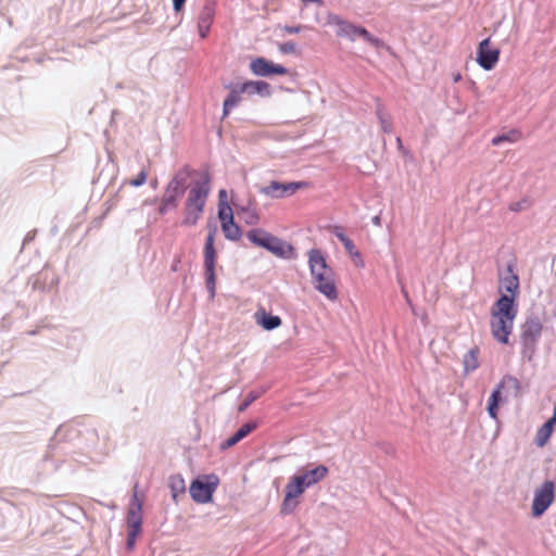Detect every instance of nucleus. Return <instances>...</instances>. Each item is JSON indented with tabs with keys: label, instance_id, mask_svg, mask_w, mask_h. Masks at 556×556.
<instances>
[{
	"label": "nucleus",
	"instance_id": "aec40b11",
	"mask_svg": "<svg viewBox=\"0 0 556 556\" xmlns=\"http://www.w3.org/2000/svg\"><path fill=\"white\" fill-rule=\"evenodd\" d=\"M556 426V405L554 406L553 416L538 429L535 434V444L543 447L548 442L554 427Z\"/></svg>",
	"mask_w": 556,
	"mask_h": 556
},
{
	"label": "nucleus",
	"instance_id": "9b49d317",
	"mask_svg": "<svg viewBox=\"0 0 556 556\" xmlns=\"http://www.w3.org/2000/svg\"><path fill=\"white\" fill-rule=\"evenodd\" d=\"M555 500V484L547 480L534 491L532 502V515L534 517L542 516Z\"/></svg>",
	"mask_w": 556,
	"mask_h": 556
},
{
	"label": "nucleus",
	"instance_id": "5701e85b",
	"mask_svg": "<svg viewBox=\"0 0 556 556\" xmlns=\"http://www.w3.org/2000/svg\"><path fill=\"white\" fill-rule=\"evenodd\" d=\"M241 91H244V93L248 94H262V96H269L270 94V86L268 83L258 80V81H245L241 85Z\"/></svg>",
	"mask_w": 556,
	"mask_h": 556
},
{
	"label": "nucleus",
	"instance_id": "37998d69",
	"mask_svg": "<svg viewBox=\"0 0 556 556\" xmlns=\"http://www.w3.org/2000/svg\"><path fill=\"white\" fill-rule=\"evenodd\" d=\"M225 194H226V191L225 190H220L219 195L220 197H225Z\"/></svg>",
	"mask_w": 556,
	"mask_h": 556
},
{
	"label": "nucleus",
	"instance_id": "7c9ffc66",
	"mask_svg": "<svg viewBox=\"0 0 556 556\" xmlns=\"http://www.w3.org/2000/svg\"><path fill=\"white\" fill-rule=\"evenodd\" d=\"M148 174H149V173H148L147 167H146V166H143V167L141 168L140 173L137 175V177H136V178H134V179H130V180L128 181V184H129L130 186H132V187H140V186H142V185H144V184H146L147 178H148Z\"/></svg>",
	"mask_w": 556,
	"mask_h": 556
},
{
	"label": "nucleus",
	"instance_id": "c85d7f7f",
	"mask_svg": "<svg viewBox=\"0 0 556 556\" xmlns=\"http://www.w3.org/2000/svg\"><path fill=\"white\" fill-rule=\"evenodd\" d=\"M222 230L228 240L237 241L241 237V229L233 220L230 224L223 223Z\"/></svg>",
	"mask_w": 556,
	"mask_h": 556
},
{
	"label": "nucleus",
	"instance_id": "393cba45",
	"mask_svg": "<svg viewBox=\"0 0 556 556\" xmlns=\"http://www.w3.org/2000/svg\"><path fill=\"white\" fill-rule=\"evenodd\" d=\"M479 353V349L475 346L464 355L463 365L465 374H469L478 369V367L480 366Z\"/></svg>",
	"mask_w": 556,
	"mask_h": 556
},
{
	"label": "nucleus",
	"instance_id": "6e6552de",
	"mask_svg": "<svg viewBox=\"0 0 556 556\" xmlns=\"http://www.w3.org/2000/svg\"><path fill=\"white\" fill-rule=\"evenodd\" d=\"M218 484V478L215 475L204 476L190 484L189 492L197 503H208Z\"/></svg>",
	"mask_w": 556,
	"mask_h": 556
},
{
	"label": "nucleus",
	"instance_id": "9d476101",
	"mask_svg": "<svg viewBox=\"0 0 556 556\" xmlns=\"http://www.w3.org/2000/svg\"><path fill=\"white\" fill-rule=\"evenodd\" d=\"M216 227H212L208 230L205 245H204V267L206 276V285L212 294L215 292V258L216 251L214 248Z\"/></svg>",
	"mask_w": 556,
	"mask_h": 556
},
{
	"label": "nucleus",
	"instance_id": "423d86ee",
	"mask_svg": "<svg viewBox=\"0 0 556 556\" xmlns=\"http://www.w3.org/2000/svg\"><path fill=\"white\" fill-rule=\"evenodd\" d=\"M543 325L538 316H529L522 325L521 343L522 354L530 361L533 356L535 344L541 337Z\"/></svg>",
	"mask_w": 556,
	"mask_h": 556
},
{
	"label": "nucleus",
	"instance_id": "4468645a",
	"mask_svg": "<svg viewBox=\"0 0 556 556\" xmlns=\"http://www.w3.org/2000/svg\"><path fill=\"white\" fill-rule=\"evenodd\" d=\"M142 503L138 497V485L134 488V494L127 513V528L134 532H141Z\"/></svg>",
	"mask_w": 556,
	"mask_h": 556
},
{
	"label": "nucleus",
	"instance_id": "2f4dec72",
	"mask_svg": "<svg viewBox=\"0 0 556 556\" xmlns=\"http://www.w3.org/2000/svg\"><path fill=\"white\" fill-rule=\"evenodd\" d=\"M218 217L220 219V223H228L230 224L231 220H233V214L230 206H220L218 210Z\"/></svg>",
	"mask_w": 556,
	"mask_h": 556
},
{
	"label": "nucleus",
	"instance_id": "473e14b6",
	"mask_svg": "<svg viewBox=\"0 0 556 556\" xmlns=\"http://www.w3.org/2000/svg\"><path fill=\"white\" fill-rule=\"evenodd\" d=\"M261 393L258 392H255V391H252L250 392L247 397L244 399V401L241 403V405L239 406V412H243L255 400H257L260 397Z\"/></svg>",
	"mask_w": 556,
	"mask_h": 556
},
{
	"label": "nucleus",
	"instance_id": "bb28decb",
	"mask_svg": "<svg viewBox=\"0 0 556 556\" xmlns=\"http://www.w3.org/2000/svg\"><path fill=\"white\" fill-rule=\"evenodd\" d=\"M270 236L269 232H267L264 229L255 228L250 231H248L247 237L248 239L256 247L264 248L265 242L267 241L268 237Z\"/></svg>",
	"mask_w": 556,
	"mask_h": 556
},
{
	"label": "nucleus",
	"instance_id": "a211bd4d",
	"mask_svg": "<svg viewBox=\"0 0 556 556\" xmlns=\"http://www.w3.org/2000/svg\"><path fill=\"white\" fill-rule=\"evenodd\" d=\"M215 10L213 4H205L199 15L198 30L201 38H206L214 21Z\"/></svg>",
	"mask_w": 556,
	"mask_h": 556
},
{
	"label": "nucleus",
	"instance_id": "7ed1b4c3",
	"mask_svg": "<svg viewBox=\"0 0 556 556\" xmlns=\"http://www.w3.org/2000/svg\"><path fill=\"white\" fill-rule=\"evenodd\" d=\"M518 314V304L511 299L500 296L492 305L490 312V329L493 338L502 343L508 344L509 337L514 330L515 319Z\"/></svg>",
	"mask_w": 556,
	"mask_h": 556
},
{
	"label": "nucleus",
	"instance_id": "c03bdc74",
	"mask_svg": "<svg viewBox=\"0 0 556 556\" xmlns=\"http://www.w3.org/2000/svg\"><path fill=\"white\" fill-rule=\"evenodd\" d=\"M460 78V76H455V81H457Z\"/></svg>",
	"mask_w": 556,
	"mask_h": 556
},
{
	"label": "nucleus",
	"instance_id": "58836bf2",
	"mask_svg": "<svg viewBox=\"0 0 556 556\" xmlns=\"http://www.w3.org/2000/svg\"><path fill=\"white\" fill-rule=\"evenodd\" d=\"M302 29V26L299 25V26H285L283 27V30L288 34H298L300 33Z\"/></svg>",
	"mask_w": 556,
	"mask_h": 556
},
{
	"label": "nucleus",
	"instance_id": "f257e3e1",
	"mask_svg": "<svg viewBox=\"0 0 556 556\" xmlns=\"http://www.w3.org/2000/svg\"><path fill=\"white\" fill-rule=\"evenodd\" d=\"M184 203L181 224L187 227L195 226L204 212L211 192V176L207 172L193 170Z\"/></svg>",
	"mask_w": 556,
	"mask_h": 556
},
{
	"label": "nucleus",
	"instance_id": "0eeeda50",
	"mask_svg": "<svg viewBox=\"0 0 556 556\" xmlns=\"http://www.w3.org/2000/svg\"><path fill=\"white\" fill-rule=\"evenodd\" d=\"M331 22L338 27L337 35L339 37H348L351 40H354L355 36H359L376 48L382 46V41L379 38L370 35V33L364 27L351 24L346 21L341 20L338 16L332 17Z\"/></svg>",
	"mask_w": 556,
	"mask_h": 556
},
{
	"label": "nucleus",
	"instance_id": "dca6fc26",
	"mask_svg": "<svg viewBox=\"0 0 556 556\" xmlns=\"http://www.w3.org/2000/svg\"><path fill=\"white\" fill-rule=\"evenodd\" d=\"M250 70L256 76H271V75H286L287 68L279 64H274L264 58H256L252 60Z\"/></svg>",
	"mask_w": 556,
	"mask_h": 556
},
{
	"label": "nucleus",
	"instance_id": "412c9836",
	"mask_svg": "<svg viewBox=\"0 0 556 556\" xmlns=\"http://www.w3.org/2000/svg\"><path fill=\"white\" fill-rule=\"evenodd\" d=\"M257 428L256 421H250L244 424L240 427V429L232 434L230 438H228L226 441H224L220 444L222 450H227L239 443L242 439H244L248 434H250L252 431H254Z\"/></svg>",
	"mask_w": 556,
	"mask_h": 556
},
{
	"label": "nucleus",
	"instance_id": "20e7f679",
	"mask_svg": "<svg viewBox=\"0 0 556 556\" xmlns=\"http://www.w3.org/2000/svg\"><path fill=\"white\" fill-rule=\"evenodd\" d=\"M193 170L186 167L178 170L165 187L161 198L159 213L165 215L168 211L175 210L187 190V182Z\"/></svg>",
	"mask_w": 556,
	"mask_h": 556
},
{
	"label": "nucleus",
	"instance_id": "72a5a7b5",
	"mask_svg": "<svg viewBox=\"0 0 556 556\" xmlns=\"http://www.w3.org/2000/svg\"><path fill=\"white\" fill-rule=\"evenodd\" d=\"M529 206H530V202L528 200L523 199L521 201L514 202V203L509 204V210L511 212H520V211L529 208Z\"/></svg>",
	"mask_w": 556,
	"mask_h": 556
},
{
	"label": "nucleus",
	"instance_id": "f704fd0d",
	"mask_svg": "<svg viewBox=\"0 0 556 556\" xmlns=\"http://www.w3.org/2000/svg\"><path fill=\"white\" fill-rule=\"evenodd\" d=\"M245 223L249 225H255L258 222V215L254 210H244Z\"/></svg>",
	"mask_w": 556,
	"mask_h": 556
},
{
	"label": "nucleus",
	"instance_id": "79ce46f5",
	"mask_svg": "<svg viewBox=\"0 0 556 556\" xmlns=\"http://www.w3.org/2000/svg\"><path fill=\"white\" fill-rule=\"evenodd\" d=\"M396 142H397L399 147H402V140L400 137H397Z\"/></svg>",
	"mask_w": 556,
	"mask_h": 556
},
{
	"label": "nucleus",
	"instance_id": "f3484780",
	"mask_svg": "<svg viewBox=\"0 0 556 556\" xmlns=\"http://www.w3.org/2000/svg\"><path fill=\"white\" fill-rule=\"evenodd\" d=\"M328 468L324 465H319L315 467L314 469L306 470L300 475H295L296 478L303 482V485L305 488H309L323 479H325L328 475Z\"/></svg>",
	"mask_w": 556,
	"mask_h": 556
},
{
	"label": "nucleus",
	"instance_id": "4c0bfd02",
	"mask_svg": "<svg viewBox=\"0 0 556 556\" xmlns=\"http://www.w3.org/2000/svg\"><path fill=\"white\" fill-rule=\"evenodd\" d=\"M381 129L383 132L392 131V123L383 117H380Z\"/></svg>",
	"mask_w": 556,
	"mask_h": 556
},
{
	"label": "nucleus",
	"instance_id": "c756f323",
	"mask_svg": "<svg viewBox=\"0 0 556 556\" xmlns=\"http://www.w3.org/2000/svg\"><path fill=\"white\" fill-rule=\"evenodd\" d=\"M521 138V134L518 130H511L508 134L496 136L492 139L493 146H500L502 142H516Z\"/></svg>",
	"mask_w": 556,
	"mask_h": 556
},
{
	"label": "nucleus",
	"instance_id": "a19ab883",
	"mask_svg": "<svg viewBox=\"0 0 556 556\" xmlns=\"http://www.w3.org/2000/svg\"><path fill=\"white\" fill-rule=\"evenodd\" d=\"M372 223H374V225H376V226H380V225H381V219H380V217H379V216H375V217L372 218Z\"/></svg>",
	"mask_w": 556,
	"mask_h": 556
},
{
	"label": "nucleus",
	"instance_id": "1a4fd4ad",
	"mask_svg": "<svg viewBox=\"0 0 556 556\" xmlns=\"http://www.w3.org/2000/svg\"><path fill=\"white\" fill-rule=\"evenodd\" d=\"M307 187L308 182L306 181L280 182L273 180L268 185L262 187L260 192L271 199H283Z\"/></svg>",
	"mask_w": 556,
	"mask_h": 556
},
{
	"label": "nucleus",
	"instance_id": "b1692460",
	"mask_svg": "<svg viewBox=\"0 0 556 556\" xmlns=\"http://www.w3.org/2000/svg\"><path fill=\"white\" fill-rule=\"evenodd\" d=\"M256 323L266 330H273L281 325V318L279 316L268 315L264 309L256 312Z\"/></svg>",
	"mask_w": 556,
	"mask_h": 556
},
{
	"label": "nucleus",
	"instance_id": "ea45409f",
	"mask_svg": "<svg viewBox=\"0 0 556 556\" xmlns=\"http://www.w3.org/2000/svg\"><path fill=\"white\" fill-rule=\"evenodd\" d=\"M186 0H173L174 10L180 12L185 5Z\"/></svg>",
	"mask_w": 556,
	"mask_h": 556
},
{
	"label": "nucleus",
	"instance_id": "cd10ccee",
	"mask_svg": "<svg viewBox=\"0 0 556 556\" xmlns=\"http://www.w3.org/2000/svg\"><path fill=\"white\" fill-rule=\"evenodd\" d=\"M168 485H169V489H170L172 496H173L174 501H177V497L180 494L185 493L186 484H185L184 478L180 475L172 476L169 478V484Z\"/></svg>",
	"mask_w": 556,
	"mask_h": 556
},
{
	"label": "nucleus",
	"instance_id": "6ab92c4d",
	"mask_svg": "<svg viewBox=\"0 0 556 556\" xmlns=\"http://www.w3.org/2000/svg\"><path fill=\"white\" fill-rule=\"evenodd\" d=\"M333 233L341 241V243L344 245L346 252L355 261V264L357 266H363L364 264H363V261L361 258L359 251L356 249V247L353 243V241L349 237L345 236V233L343 231V228L340 227V226H334L333 227Z\"/></svg>",
	"mask_w": 556,
	"mask_h": 556
},
{
	"label": "nucleus",
	"instance_id": "4be33fe9",
	"mask_svg": "<svg viewBox=\"0 0 556 556\" xmlns=\"http://www.w3.org/2000/svg\"><path fill=\"white\" fill-rule=\"evenodd\" d=\"M264 249L268 250L276 256H285L287 252L292 251V247L290 244H287L281 239L273 236L271 233L265 242Z\"/></svg>",
	"mask_w": 556,
	"mask_h": 556
},
{
	"label": "nucleus",
	"instance_id": "f8f14e48",
	"mask_svg": "<svg viewBox=\"0 0 556 556\" xmlns=\"http://www.w3.org/2000/svg\"><path fill=\"white\" fill-rule=\"evenodd\" d=\"M498 292L501 296L511 299L513 303H516L519 295V277L514 273L511 265L507 266L506 275L500 278Z\"/></svg>",
	"mask_w": 556,
	"mask_h": 556
},
{
	"label": "nucleus",
	"instance_id": "ddd939ff",
	"mask_svg": "<svg viewBox=\"0 0 556 556\" xmlns=\"http://www.w3.org/2000/svg\"><path fill=\"white\" fill-rule=\"evenodd\" d=\"M490 38L482 40L477 51V62L485 71H491L500 59V50L491 48Z\"/></svg>",
	"mask_w": 556,
	"mask_h": 556
},
{
	"label": "nucleus",
	"instance_id": "c9c22d12",
	"mask_svg": "<svg viewBox=\"0 0 556 556\" xmlns=\"http://www.w3.org/2000/svg\"><path fill=\"white\" fill-rule=\"evenodd\" d=\"M296 50V45L292 41H287L279 45V51L283 54L294 53Z\"/></svg>",
	"mask_w": 556,
	"mask_h": 556
},
{
	"label": "nucleus",
	"instance_id": "f03ea898",
	"mask_svg": "<svg viewBox=\"0 0 556 556\" xmlns=\"http://www.w3.org/2000/svg\"><path fill=\"white\" fill-rule=\"evenodd\" d=\"M311 281L314 288L327 300L334 302L339 298L334 270L327 264L323 252L312 249L308 252Z\"/></svg>",
	"mask_w": 556,
	"mask_h": 556
},
{
	"label": "nucleus",
	"instance_id": "a878e982",
	"mask_svg": "<svg viewBox=\"0 0 556 556\" xmlns=\"http://www.w3.org/2000/svg\"><path fill=\"white\" fill-rule=\"evenodd\" d=\"M244 91H241V85L237 88H233L228 97L224 101L223 105V116L226 117L230 111L241 101V94Z\"/></svg>",
	"mask_w": 556,
	"mask_h": 556
},
{
	"label": "nucleus",
	"instance_id": "e433bc0d",
	"mask_svg": "<svg viewBox=\"0 0 556 556\" xmlns=\"http://www.w3.org/2000/svg\"><path fill=\"white\" fill-rule=\"evenodd\" d=\"M139 533H140V532H134V530H128V532H127V547H128L129 549H131V548L134 547L136 536H137Z\"/></svg>",
	"mask_w": 556,
	"mask_h": 556
},
{
	"label": "nucleus",
	"instance_id": "2eb2a0df",
	"mask_svg": "<svg viewBox=\"0 0 556 556\" xmlns=\"http://www.w3.org/2000/svg\"><path fill=\"white\" fill-rule=\"evenodd\" d=\"M305 486L303 485V482L300 481L296 476H293L290 478L289 482L286 485V493L285 498L282 503V513H290L295 506L296 503L294 500H296L300 495H302L305 491Z\"/></svg>",
	"mask_w": 556,
	"mask_h": 556
},
{
	"label": "nucleus",
	"instance_id": "39448f33",
	"mask_svg": "<svg viewBox=\"0 0 556 556\" xmlns=\"http://www.w3.org/2000/svg\"><path fill=\"white\" fill-rule=\"evenodd\" d=\"M519 394V380L509 375L504 376L489 399L488 412L490 417L496 419L500 403L509 397H518Z\"/></svg>",
	"mask_w": 556,
	"mask_h": 556
}]
</instances>
